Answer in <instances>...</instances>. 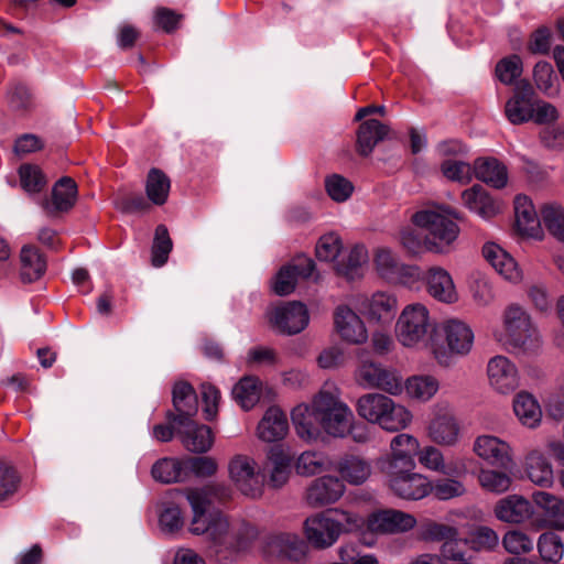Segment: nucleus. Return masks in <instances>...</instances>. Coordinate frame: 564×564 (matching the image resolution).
Returning a JSON list of instances; mask_svg holds the SVG:
<instances>
[{"instance_id":"13d9d810","label":"nucleus","mask_w":564,"mask_h":564,"mask_svg":"<svg viewBox=\"0 0 564 564\" xmlns=\"http://www.w3.org/2000/svg\"><path fill=\"white\" fill-rule=\"evenodd\" d=\"M9 107L15 111L24 113L29 111L32 106V95L29 88L22 83H14L7 94Z\"/></svg>"},{"instance_id":"2eb2a0df","label":"nucleus","mask_w":564,"mask_h":564,"mask_svg":"<svg viewBox=\"0 0 564 564\" xmlns=\"http://www.w3.org/2000/svg\"><path fill=\"white\" fill-rule=\"evenodd\" d=\"M334 329L339 338L351 345H361L368 332L360 316L348 305L339 304L333 312Z\"/></svg>"},{"instance_id":"c85d7f7f","label":"nucleus","mask_w":564,"mask_h":564,"mask_svg":"<svg viewBox=\"0 0 564 564\" xmlns=\"http://www.w3.org/2000/svg\"><path fill=\"white\" fill-rule=\"evenodd\" d=\"M525 473L528 478L540 487H550L553 484L554 473L547 456L539 451L530 452L525 457Z\"/></svg>"},{"instance_id":"7ed1b4c3","label":"nucleus","mask_w":564,"mask_h":564,"mask_svg":"<svg viewBox=\"0 0 564 564\" xmlns=\"http://www.w3.org/2000/svg\"><path fill=\"white\" fill-rule=\"evenodd\" d=\"M451 217L459 219L457 213L438 205L427 206L412 216L413 224L424 232V246L427 250L440 252L443 246L456 240L459 228Z\"/></svg>"},{"instance_id":"680f3d73","label":"nucleus","mask_w":564,"mask_h":564,"mask_svg":"<svg viewBox=\"0 0 564 564\" xmlns=\"http://www.w3.org/2000/svg\"><path fill=\"white\" fill-rule=\"evenodd\" d=\"M503 549L514 555L529 553L533 550V541L522 531L509 530L502 538Z\"/></svg>"},{"instance_id":"09e8293b","label":"nucleus","mask_w":564,"mask_h":564,"mask_svg":"<svg viewBox=\"0 0 564 564\" xmlns=\"http://www.w3.org/2000/svg\"><path fill=\"white\" fill-rule=\"evenodd\" d=\"M440 170L445 178L462 185H466L473 180L471 165L465 161L445 159L441 163Z\"/></svg>"},{"instance_id":"393cba45","label":"nucleus","mask_w":564,"mask_h":564,"mask_svg":"<svg viewBox=\"0 0 564 564\" xmlns=\"http://www.w3.org/2000/svg\"><path fill=\"white\" fill-rule=\"evenodd\" d=\"M389 489L398 497L408 500H420L431 491V481L414 470L400 478L391 479Z\"/></svg>"},{"instance_id":"a211bd4d","label":"nucleus","mask_w":564,"mask_h":564,"mask_svg":"<svg viewBox=\"0 0 564 564\" xmlns=\"http://www.w3.org/2000/svg\"><path fill=\"white\" fill-rule=\"evenodd\" d=\"M425 283L426 292L434 300L453 304L458 301V292L452 275L442 267H430L425 272L421 271L420 280Z\"/></svg>"},{"instance_id":"f8f14e48","label":"nucleus","mask_w":564,"mask_h":564,"mask_svg":"<svg viewBox=\"0 0 564 564\" xmlns=\"http://www.w3.org/2000/svg\"><path fill=\"white\" fill-rule=\"evenodd\" d=\"M373 263L377 273L390 283L411 285L421 278L419 267L402 263L399 258L387 248L376 250Z\"/></svg>"},{"instance_id":"423d86ee","label":"nucleus","mask_w":564,"mask_h":564,"mask_svg":"<svg viewBox=\"0 0 564 564\" xmlns=\"http://www.w3.org/2000/svg\"><path fill=\"white\" fill-rule=\"evenodd\" d=\"M506 343L523 352H536L541 335L531 316L517 304L507 307L503 314Z\"/></svg>"},{"instance_id":"412c9836","label":"nucleus","mask_w":564,"mask_h":564,"mask_svg":"<svg viewBox=\"0 0 564 564\" xmlns=\"http://www.w3.org/2000/svg\"><path fill=\"white\" fill-rule=\"evenodd\" d=\"M77 198V185L72 177L59 178L52 188V197L43 199L41 206L48 217L66 213L73 208Z\"/></svg>"},{"instance_id":"338daca9","label":"nucleus","mask_w":564,"mask_h":564,"mask_svg":"<svg viewBox=\"0 0 564 564\" xmlns=\"http://www.w3.org/2000/svg\"><path fill=\"white\" fill-rule=\"evenodd\" d=\"M113 204L116 209L123 214L144 212L149 208L148 202L141 194H127L118 196Z\"/></svg>"},{"instance_id":"f3484780","label":"nucleus","mask_w":564,"mask_h":564,"mask_svg":"<svg viewBox=\"0 0 564 564\" xmlns=\"http://www.w3.org/2000/svg\"><path fill=\"white\" fill-rule=\"evenodd\" d=\"M415 524L416 520L412 514L395 509L379 510L367 519L368 530L380 534L404 533Z\"/></svg>"},{"instance_id":"a19ab883","label":"nucleus","mask_w":564,"mask_h":564,"mask_svg":"<svg viewBox=\"0 0 564 564\" xmlns=\"http://www.w3.org/2000/svg\"><path fill=\"white\" fill-rule=\"evenodd\" d=\"M329 460L323 452L305 451L295 460L294 468L300 476H314L328 469Z\"/></svg>"},{"instance_id":"9b49d317","label":"nucleus","mask_w":564,"mask_h":564,"mask_svg":"<svg viewBox=\"0 0 564 564\" xmlns=\"http://www.w3.org/2000/svg\"><path fill=\"white\" fill-rule=\"evenodd\" d=\"M267 317L272 328L290 336L303 332L310 323L307 307L297 301L270 308Z\"/></svg>"},{"instance_id":"5fc2aeb1","label":"nucleus","mask_w":564,"mask_h":564,"mask_svg":"<svg viewBox=\"0 0 564 564\" xmlns=\"http://www.w3.org/2000/svg\"><path fill=\"white\" fill-rule=\"evenodd\" d=\"M183 463L186 479L191 474L200 478L210 477L215 475L218 469L217 462L209 456L188 457L183 459Z\"/></svg>"},{"instance_id":"1a4fd4ad","label":"nucleus","mask_w":564,"mask_h":564,"mask_svg":"<svg viewBox=\"0 0 564 564\" xmlns=\"http://www.w3.org/2000/svg\"><path fill=\"white\" fill-rule=\"evenodd\" d=\"M356 380L365 389H377L391 395H398L403 390L402 376L379 362H362L357 369Z\"/></svg>"},{"instance_id":"0eeeda50","label":"nucleus","mask_w":564,"mask_h":564,"mask_svg":"<svg viewBox=\"0 0 564 564\" xmlns=\"http://www.w3.org/2000/svg\"><path fill=\"white\" fill-rule=\"evenodd\" d=\"M390 448L391 454L379 462L387 484L415 470L414 454L417 449V440L410 434H399L392 438Z\"/></svg>"},{"instance_id":"4d7b16f0","label":"nucleus","mask_w":564,"mask_h":564,"mask_svg":"<svg viewBox=\"0 0 564 564\" xmlns=\"http://www.w3.org/2000/svg\"><path fill=\"white\" fill-rule=\"evenodd\" d=\"M19 175L21 186L29 193H37L46 185V178L37 165H21Z\"/></svg>"},{"instance_id":"8fccbe9b","label":"nucleus","mask_w":564,"mask_h":564,"mask_svg":"<svg viewBox=\"0 0 564 564\" xmlns=\"http://www.w3.org/2000/svg\"><path fill=\"white\" fill-rule=\"evenodd\" d=\"M522 59L519 55L512 54L503 57L496 64V79L511 85L517 84V79L522 74Z\"/></svg>"},{"instance_id":"4be33fe9","label":"nucleus","mask_w":564,"mask_h":564,"mask_svg":"<svg viewBox=\"0 0 564 564\" xmlns=\"http://www.w3.org/2000/svg\"><path fill=\"white\" fill-rule=\"evenodd\" d=\"M513 207L517 232L523 237L541 239L543 237L541 220L532 200L527 195L519 194L514 197Z\"/></svg>"},{"instance_id":"e433bc0d","label":"nucleus","mask_w":564,"mask_h":564,"mask_svg":"<svg viewBox=\"0 0 564 564\" xmlns=\"http://www.w3.org/2000/svg\"><path fill=\"white\" fill-rule=\"evenodd\" d=\"M519 386V376L516 365L505 356L496 355V391L509 393Z\"/></svg>"},{"instance_id":"69168bd1","label":"nucleus","mask_w":564,"mask_h":564,"mask_svg":"<svg viewBox=\"0 0 564 564\" xmlns=\"http://www.w3.org/2000/svg\"><path fill=\"white\" fill-rule=\"evenodd\" d=\"M552 45V32L547 26H540L530 35L528 48L533 54H547Z\"/></svg>"},{"instance_id":"f257e3e1","label":"nucleus","mask_w":564,"mask_h":564,"mask_svg":"<svg viewBox=\"0 0 564 564\" xmlns=\"http://www.w3.org/2000/svg\"><path fill=\"white\" fill-rule=\"evenodd\" d=\"M230 488L221 482H210L202 488H189L186 498L193 510L191 532L205 535L210 555L218 562L235 560L247 552L257 539V530L248 523L230 522L221 512L207 516V510L215 503L230 499Z\"/></svg>"},{"instance_id":"4468645a","label":"nucleus","mask_w":564,"mask_h":564,"mask_svg":"<svg viewBox=\"0 0 564 564\" xmlns=\"http://www.w3.org/2000/svg\"><path fill=\"white\" fill-rule=\"evenodd\" d=\"M344 481L330 475L321 476L310 482L303 500L310 508L318 509L336 503L345 494Z\"/></svg>"},{"instance_id":"6e6d98bb","label":"nucleus","mask_w":564,"mask_h":564,"mask_svg":"<svg viewBox=\"0 0 564 564\" xmlns=\"http://www.w3.org/2000/svg\"><path fill=\"white\" fill-rule=\"evenodd\" d=\"M470 281L475 302L480 306L488 305L492 299L490 276L480 270H475L470 274Z\"/></svg>"},{"instance_id":"aec40b11","label":"nucleus","mask_w":564,"mask_h":564,"mask_svg":"<svg viewBox=\"0 0 564 564\" xmlns=\"http://www.w3.org/2000/svg\"><path fill=\"white\" fill-rule=\"evenodd\" d=\"M534 89L527 79H521L514 85L512 97L506 102L505 113L513 124L530 121L532 118V105Z\"/></svg>"},{"instance_id":"ddd939ff","label":"nucleus","mask_w":564,"mask_h":564,"mask_svg":"<svg viewBox=\"0 0 564 564\" xmlns=\"http://www.w3.org/2000/svg\"><path fill=\"white\" fill-rule=\"evenodd\" d=\"M228 474L235 487L242 495L251 498L261 496L263 480L251 457L240 454L234 456L228 464Z\"/></svg>"},{"instance_id":"4c0bfd02","label":"nucleus","mask_w":564,"mask_h":564,"mask_svg":"<svg viewBox=\"0 0 564 564\" xmlns=\"http://www.w3.org/2000/svg\"><path fill=\"white\" fill-rule=\"evenodd\" d=\"M513 411L523 425L534 427L540 422V405L534 398L527 392H520L514 397Z\"/></svg>"},{"instance_id":"f03ea898","label":"nucleus","mask_w":564,"mask_h":564,"mask_svg":"<svg viewBox=\"0 0 564 564\" xmlns=\"http://www.w3.org/2000/svg\"><path fill=\"white\" fill-rule=\"evenodd\" d=\"M297 436L306 442L317 441L322 432L333 437L346 436L354 414L341 401L340 392L333 384H325L310 403H300L291 411Z\"/></svg>"},{"instance_id":"864d4df0","label":"nucleus","mask_w":564,"mask_h":564,"mask_svg":"<svg viewBox=\"0 0 564 564\" xmlns=\"http://www.w3.org/2000/svg\"><path fill=\"white\" fill-rule=\"evenodd\" d=\"M533 79L539 90L547 96L556 91L557 75L549 62H538L533 69Z\"/></svg>"},{"instance_id":"bf43d9fd","label":"nucleus","mask_w":564,"mask_h":564,"mask_svg":"<svg viewBox=\"0 0 564 564\" xmlns=\"http://www.w3.org/2000/svg\"><path fill=\"white\" fill-rule=\"evenodd\" d=\"M466 492L464 484L458 479H437L433 484L431 482V491L438 500H449L456 497H460Z\"/></svg>"},{"instance_id":"0e129e2a","label":"nucleus","mask_w":564,"mask_h":564,"mask_svg":"<svg viewBox=\"0 0 564 564\" xmlns=\"http://www.w3.org/2000/svg\"><path fill=\"white\" fill-rule=\"evenodd\" d=\"M455 536H458L456 528L432 521L423 524L420 529V538L424 541L445 542Z\"/></svg>"},{"instance_id":"72a5a7b5","label":"nucleus","mask_w":564,"mask_h":564,"mask_svg":"<svg viewBox=\"0 0 564 564\" xmlns=\"http://www.w3.org/2000/svg\"><path fill=\"white\" fill-rule=\"evenodd\" d=\"M464 205L485 219L494 215V200L481 185H474L462 193Z\"/></svg>"},{"instance_id":"37998d69","label":"nucleus","mask_w":564,"mask_h":564,"mask_svg":"<svg viewBox=\"0 0 564 564\" xmlns=\"http://www.w3.org/2000/svg\"><path fill=\"white\" fill-rule=\"evenodd\" d=\"M171 183L170 178L158 169H151L147 183L145 192L148 198L155 205H163L167 200Z\"/></svg>"},{"instance_id":"6ab92c4d","label":"nucleus","mask_w":564,"mask_h":564,"mask_svg":"<svg viewBox=\"0 0 564 564\" xmlns=\"http://www.w3.org/2000/svg\"><path fill=\"white\" fill-rule=\"evenodd\" d=\"M315 269V263L311 258L301 256L293 260L292 263L281 268L276 273L272 289L280 296L291 294L296 286L300 278H311Z\"/></svg>"},{"instance_id":"58836bf2","label":"nucleus","mask_w":564,"mask_h":564,"mask_svg":"<svg viewBox=\"0 0 564 564\" xmlns=\"http://www.w3.org/2000/svg\"><path fill=\"white\" fill-rule=\"evenodd\" d=\"M414 456H416L419 463L429 470L448 476L456 474L455 468L446 466L443 452L434 445L421 447L417 442V449Z\"/></svg>"},{"instance_id":"39448f33","label":"nucleus","mask_w":564,"mask_h":564,"mask_svg":"<svg viewBox=\"0 0 564 564\" xmlns=\"http://www.w3.org/2000/svg\"><path fill=\"white\" fill-rule=\"evenodd\" d=\"M435 323L427 307L421 303L406 305L395 323V336L404 347H416L434 332Z\"/></svg>"},{"instance_id":"603ef678","label":"nucleus","mask_w":564,"mask_h":564,"mask_svg":"<svg viewBox=\"0 0 564 564\" xmlns=\"http://www.w3.org/2000/svg\"><path fill=\"white\" fill-rule=\"evenodd\" d=\"M544 226L552 236L564 241V209L562 206L545 205L541 209Z\"/></svg>"},{"instance_id":"9d476101","label":"nucleus","mask_w":564,"mask_h":564,"mask_svg":"<svg viewBox=\"0 0 564 564\" xmlns=\"http://www.w3.org/2000/svg\"><path fill=\"white\" fill-rule=\"evenodd\" d=\"M430 441L438 446L455 447L463 437V427L447 405H437L427 425Z\"/></svg>"},{"instance_id":"c9c22d12","label":"nucleus","mask_w":564,"mask_h":564,"mask_svg":"<svg viewBox=\"0 0 564 564\" xmlns=\"http://www.w3.org/2000/svg\"><path fill=\"white\" fill-rule=\"evenodd\" d=\"M291 456L281 448H273L269 455V481L274 488L286 484L290 477Z\"/></svg>"},{"instance_id":"a18cd8bd","label":"nucleus","mask_w":564,"mask_h":564,"mask_svg":"<svg viewBox=\"0 0 564 564\" xmlns=\"http://www.w3.org/2000/svg\"><path fill=\"white\" fill-rule=\"evenodd\" d=\"M173 242L166 226L159 225L155 228L154 239L151 247V263L155 268H160L167 262Z\"/></svg>"},{"instance_id":"2f4dec72","label":"nucleus","mask_w":564,"mask_h":564,"mask_svg":"<svg viewBox=\"0 0 564 564\" xmlns=\"http://www.w3.org/2000/svg\"><path fill=\"white\" fill-rule=\"evenodd\" d=\"M398 308L397 299L384 292H377L365 303V313L368 318L376 322L391 319Z\"/></svg>"},{"instance_id":"c756f323","label":"nucleus","mask_w":564,"mask_h":564,"mask_svg":"<svg viewBox=\"0 0 564 564\" xmlns=\"http://www.w3.org/2000/svg\"><path fill=\"white\" fill-rule=\"evenodd\" d=\"M20 276L24 283H31L39 280L46 271V260L34 246L25 245L22 247L20 252Z\"/></svg>"},{"instance_id":"f704fd0d","label":"nucleus","mask_w":564,"mask_h":564,"mask_svg":"<svg viewBox=\"0 0 564 564\" xmlns=\"http://www.w3.org/2000/svg\"><path fill=\"white\" fill-rule=\"evenodd\" d=\"M367 262L368 251L364 246L358 245L350 250L347 259L336 267V271L348 281H356L364 275Z\"/></svg>"},{"instance_id":"79ce46f5","label":"nucleus","mask_w":564,"mask_h":564,"mask_svg":"<svg viewBox=\"0 0 564 564\" xmlns=\"http://www.w3.org/2000/svg\"><path fill=\"white\" fill-rule=\"evenodd\" d=\"M260 381L256 377H245L235 384L232 395L245 410L252 409L260 400Z\"/></svg>"},{"instance_id":"b1692460","label":"nucleus","mask_w":564,"mask_h":564,"mask_svg":"<svg viewBox=\"0 0 564 564\" xmlns=\"http://www.w3.org/2000/svg\"><path fill=\"white\" fill-rule=\"evenodd\" d=\"M267 546L269 552L288 560L302 563L307 555V545L296 533L282 532L271 535Z\"/></svg>"},{"instance_id":"a878e982","label":"nucleus","mask_w":564,"mask_h":564,"mask_svg":"<svg viewBox=\"0 0 564 564\" xmlns=\"http://www.w3.org/2000/svg\"><path fill=\"white\" fill-rule=\"evenodd\" d=\"M288 432V417L278 406L269 408L257 426L258 438L267 443L283 440Z\"/></svg>"},{"instance_id":"774afa93","label":"nucleus","mask_w":564,"mask_h":564,"mask_svg":"<svg viewBox=\"0 0 564 564\" xmlns=\"http://www.w3.org/2000/svg\"><path fill=\"white\" fill-rule=\"evenodd\" d=\"M19 481L20 478L17 475V471L12 467L0 463V501L7 499L17 491Z\"/></svg>"},{"instance_id":"dca6fc26","label":"nucleus","mask_w":564,"mask_h":564,"mask_svg":"<svg viewBox=\"0 0 564 564\" xmlns=\"http://www.w3.org/2000/svg\"><path fill=\"white\" fill-rule=\"evenodd\" d=\"M174 411L166 413V419L174 426L188 425L197 414L198 400L194 388L188 382H177L173 387Z\"/></svg>"},{"instance_id":"3c124183","label":"nucleus","mask_w":564,"mask_h":564,"mask_svg":"<svg viewBox=\"0 0 564 564\" xmlns=\"http://www.w3.org/2000/svg\"><path fill=\"white\" fill-rule=\"evenodd\" d=\"M496 273L505 280L517 283L522 279V272L516 260L496 243Z\"/></svg>"},{"instance_id":"ea45409f","label":"nucleus","mask_w":564,"mask_h":564,"mask_svg":"<svg viewBox=\"0 0 564 564\" xmlns=\"http://www.w3.org/2000/svg\"><path fill=\"white\" fill-rule=\"evenodd\" d=\"M151 474L156 481L163 484L185 481L184 463L176 458H162L153 466Z\"/></svg>"},{"instance_id":"052dcab7","label":"nucleus","mask_w":564,"mask_h":564,"mask_svg":"<svg viewBox=\"0 0 564 564\" xmlns=\"http://www.w3.org/2000/svg\"><path fill=\"white\" fill-rule=\"evenodd\" d=\"M325 188L329 197L338 203L347 200L354 192L352 183L339 174L326 177Z\"/></svg>"},{"instance_id":"e2e57ef3","label":"nucleus","mask_w":564,"mask_h":564,"mask_svg":"<svg viewBox=\"0 0 564 564\" xmlns=\"http://www.w3.org/2000/svg\"><path fill=\"white\" fill-rule=\"evenodd\" d=\"M343 248L341 239L335 232L319 238L316 245V257L322 261H334Z\"/></svg>"},{"instance_id":"bb28decb","label":"nucleus","mask_w":564,"mask_h":564,"mask_svg":"<svg viewBox=\"0 0 564 564\" xmlns=\"http://www.w3.org/2000/svg\"><path fill=\"white\" fill-rule=\"evenodd\" d=\"M183 445L192 453H206L214 444V434L209 426L196 424L193 420L188 425H177Z\"/></svg>"},{"instance_id":"49530a36","label":"nucleus","mask_w":564,"mask_h":564,"mask_svg":"<svg viewBox=\"0 0 564 564\" xmlns=\"http://www.w3.org/2000/svg\"><path fill=\"white\" fill-rule=\"evenodd\" d=\"M406 393L419 401L430 400L438 390V382L431 376H414L406 380Z\"/></svg>"},{"instance_id":"5701e85b","label":"nucleus","mask_w":564,"mask_h":564,"mask_svg":"<svg viewBox=\"0 0 564 564\" xmlns=\"http://www.w3.org/2000/svg\"><path fill=\"white\" fill-rule=\"evenodd\" d=\"M446 346L451 355L466 356L474 344V333L463 321L448 319L442 325Z\"/></svg>"},{"instance_id":"20e7f679","label":"nucleus","mask_w":564,"mask_h":564,"mask_svg":"<svg viewBox=\"0 0 564 564\" xmlns=\"http://www.w3.org/2000/svg\"><path fill=\"white\" fill-rule=\"evenodd\" d=\"M356 412L361 419L389 432L405 429L412 420L411 413L403 405L378 392L359 397L356 401Z\"/></svg>"},{"instance_id":"473e14b6","label":"nucleus","mask_w":564,"mask_h":564,"mask_svg":"<svg viewBox=\"0 0 564 564\" xmlns=\"http://www.w3.org/2000/svg\"><path fill=\"white\" fill-rule=\"evenodd\" d=\"M337 471L341 480L354 486H359L370 477L371 466L367 460L358 456H349L338 463Z\"/></svg>"},{"instance_id":"de8ad7c7","label":"nucleus","mask_w":564,"mask_h":564,"mask_svg":"<svg viewBox=\"0 0 564 564\" xmlns=\"http://www.w3.org/2000/svg\"><path fill=\"white\" fill-rule=\"evenodd\" d=\"M532 499L538 507L555 519L556 527L564 528V500L541 490L534 491Z\"/></svg>"},{"instance_id":"c03bdc74","label":"nucleus","mask_w":564,"mask_h":564,"mask_svg":"<svg viewBox=\"0 0 564 564\" xmlns=\"http://www.w3.org/2000/svg\"><path fill=\"white\" fill-rule=\"evenodd\" d=\"M536 546L542 561L546 563H557L563 557V540L553 531L542 533L539 536Z\"/></svg>"},{"instance_id":"6e6552de","label":"nucleus","mask_w":564,"mask_h":564,"mask_svg":"<svg viewBox=\"0 0 564 564\" xmlns=\"http://www.w3.org/2000/svg\"><path fill=\"white\" fill-rule=\"evenodd\" d=\"M340 518H332L328 513H316L308 517L303 524L307 541L319 550L328 549L336 543L343 532L341 521L351 523V516L341 510H334Z\"/></svg>"},{"instance_id":"7c9ffc66","label":"nucleus","mask_w":564,"mask_h":564,"mask_svg":"<svg viewBox=\"0 0 564 564\" xmlns=\"http://www.w3.org/2000/svg\"><path fill=\"white\" fill-rule=\"evenodd\" d=\"M531 514V505L523 497L513 495L501 499L496 505V518L512 523H520Z\"/></svg>"},{"instance_id":"cd10ccee","label":"nucleus","mask_w":564,"mask_h":564,"mask_svg":"<svg viewBox=\"0 0 564 564\" xmlns=\"http://www.w3.org/2000/svg\"><path fill=\"white\" fill-rule=\"evenodd\" d=\"M389 133V127L377 119L364 121L357 130V152L362 156H368L375 147L381 142Z\"/></svg>"}]
</instances>
